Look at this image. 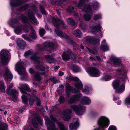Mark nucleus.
<instances>
[{
    "mask_svg": "<svg viewBox=\"0 0 130 130\" xmlns=\"http://www.w3.org/2000/svg\"><path fill=\"white\" fill-rule=\"evenodd\" d=\"M85 106L80 104L72 105L70 106V110L66 109L63 112L61 117L65 120L67 121L71 118V113L72 111H74L77 115H81L85 111Z\"/></svg>",
    "mask_w": 130,
    "mask_h": 130,
    "instance_id": "f257e3e1",
    "label": "nucleus"
},
{
    "mask_svg": "<svg viewBox=\"0 0 130 130\" xmlns=\"http://www.w3.org/2000/svg\"><path fill=\"white\" fill-rule=\"evenodd\" d=\"M19 19L17 18L11 19L8 21V23L10 26L15 28L14 31L17 34L21 33L22 32V26L19 24Z\"/></svg>",
    "mask_w": 130,
    "mask_h": 130,
    "instance_id": "f03ea898",
    "label": "nucleus"
},
{
    "mask_svg": "<svg viewBox=\"0 0 130 130\" xmlns=\"http://www.w3.org/2000/svg\"><path fill=\"white\" fill-rule=\"evenodd\" d=\"M10 53L9 52L6 50H2L1 52V63L3 65H5L9 60Z\"/></svg>",
    "mask_w": 130,
    "mask_h": 130,
    "instance_id": "7ed1b4c3",
    "label": "nucleus"
},
{
    "mask_svg": "<svg viewBox=\"0 0 130 130\" xmlns=\"http://www.w3.org/2000/svg\"><path fill=\"white\" fill-rule=\"evenodd\" d=\"M120 82L118 80L114 81L112 84L114 89H116V92L117 93L122 92L125 88L124 84H122L120 86Z\"/></svg>",
    "mask_w": 130,
    "mask_h": 130,
    "instance_id": "20e7f679",
    "label": "nucleus"
},
{
    "mask_svg": "<svg viewBox=\"0 0 130 130\" xmlns=\"http://www.w3.org/2000/svg\"><path fill=\"white\" fill-rule=\"evenodd\" d=\"M97 123L101 128L104 129L108 126L109 124V121L107 118L102 117L98 120Z\"/></svg>",
    "mask_w": 130,
    "mask_h": 130,
    "instance_id": "39448f33",
    "label": "nucleus"
},
{
    "mask_svg": "<svg viewBox=\"0 0 130 130\" xmlns=\"http://www.w3.org/2000/svg\"><path fill=\"white\" fill-rule=\"evenodd\" d=\"M66 78L68 80H73L75 82H78L75 84V86L78 89H81L83 88V85L82 84V82L77 77L69 75L67 76Z\"/></svg>",
    "mask_w": 130,
    "mask_h": 130,
    "instance_id": "423d86ee",
    "label": "nucleus"
},
{
    "mask_svg": "<svg viewBox=\"0 0 130 130\" xmlns=\"http://www.w3.org/2000/svg\"><path fill=\"white\" fill-rule=\"evenodd\" d=\"M15 68L19 74L23 75L26 74L25 69L23 67V64L21 61L18 62L16 64Z\"/></svg>",
    "mask_w": 130,
    "mask_h": 130,
    "instance_id": "0eeeda50",
    "label": "nucleus"
},
{
    "mask_svg": "<svg viewBox=\"0 0 130 130\" xmlns=\"http://www.w3.org/2000/svg\"><path fill=\"white\" fill-rule=\"evenodd\" d=\"M87 72L91 76L98 77L100 75V72L96 68L94 67H91L86 69Z\"/></svg>",
    "mask_w": 130,
    "mask_h": 130,
    "instance_id": "6e6552de",
    "label": "nucleus"
},
{
    "mask_svg": "<svg viewBox=\"0 0 130 130\" xmlns=\"http://www.w3.org/2000/svg\"><path fill=\"white\" fill-rule=\"evenodd\" d=\"M52 19L53 24L55 27L57 28L59 27V22L61 25L63 26V27L64 28H66V26L62 20L58 19L57 17L55 18L54 17H52Z\"/></svg>",
    "mask_w": 130,
    "mask_h": 130,
    "instance_id": "1a4fd4ad",
    "label": "nucleus"
},
{
    "mask_svg": "<svg viewBox=\"0 0 130 130\" xmlns=\"http://www.w3.org/2000/svg\"><path fill=\"white\" fill-rule=\"evenodd\" d=\"M13 83H11L9 86L7 90V93L11 95L12 97L14 99H16L18 95V92L15 89H11V88L13 87Z\"/></svg>",
    "mask_w": 130,
    "mask_h": 130,
    "instance_id": "9d476101",
    "label": "nucleus"
},
{
    "mask_svg": "<svg viewBox=\"0 0 130 130\" xmlns=\"http://www.w3.org/2000/svg\"><path fill=\"white\" fill-rule=\"evenodd\" d=\"M3 74L5 79L7 81L11 80L12 79V75L8 68L6 67L4 68Z\"/></svg>",
    "mask_w": 130,
    "mask_h": 130,
    "instance_id": "9b49d317",
    "label": "nucleus"
},
{
    "mask_svg": "<svg viewBox=\"0 0 130 130\" xmlns=\"http://www.w3.org/2000/svg\"><path fill=\"white\" fill-rule=\"evenodd\" d=\"M21 20L23 22L25 23H28L29 21L34 24H36L37 23L35 17H22Z\"/></svg>",
    "mask_w": 130,
    "mask_h": 130,
    "instance_id": "f8f14e48",
    "label": "nucleus"
},
{
    "mask_svg": "<svg viewBox=\"0 0 130 130\" xmlns=\"http://www.w3.org/2000/svg\"><path fill=\"white\" fill-rule=\"evenodd\" d=\"M66 94L67 98H69L70 95V93L72 92V93H75L78 92V91L75 89L68 85L66 86Z\"/></svg>",
    "mask_w": 130,
    "mask_h": 130,
    "instance_id": "ddd939ff",
    "label": "nucleus"
},
{
    "mask_svg": "<svg viewBox=\"0 0 130 130\" xmlns=\"http://www.w3.org/2000/svg\"><path fill=\"white\" fill-rule=\"evenodd\" d=\"M73 121L74 123H72L69 125L70 130H76L79 126L78 119L74 118L73 119Z\"/></svg>",
    "mask_w": 130,
    "mask_h": 130,
    "instance_id": "4468645a",
    "label": "nucleus"
},
{
    "mask_svg": "<svg viewBox=\"0 0 130 130\" xmlns=\"http://www.w3.org/2000/svg\"><path fill=\"white\" fill-rule=\"evenodd\" d=\"M82 96L81 94L74 95H72L69 100L68 101V103L69 104H72L74 103L76 101L79 100L80 97Z\"/></svg>",
    "mask_w": 130,
    "mask_h": 130,
    "instance_id": "2eb2a0df",
    "label": "nucleus"
},
{
    "mask_svg": "<svg viewBox=\"0 0 130 130\" xmlns=\"http://www.w3.org/2000/svg\"><path fill=\"white\" fill-rule=\"evenodd\" d=\"M48 47H50L52 49H55L56 48L55 45L53 43L46 42L44 43L43 44V48L41 49V50H45L46 48Z\"/></svg>",
    "mask_w": 130,
    "mask_h": 130,
    "instance_id": "dca6fc26",
    "label": "nucleus"
},
{
    "mask_svg": "<svg viewBox=\"0 0 130 130\" xmlns=\"http://www.w3.org/2000/svg\"><path fill=\"white\" fill-rule=\"evenodd\" d=\"M23 0H10V5L11 7H17L21 4Z\"/></svg>",
    "mask_w": 130,
    "mask_h": 130,
    "instance_id": "f3484780",
    "label": "nucleus"
},
{
    "mask_svg": "<svg viewBox=\"0 0 130 130\" xmlns=\"http://www.w3.org/2000/svg\"><path fill=\"white\" fill-rule=\"evenodd\" d=\"M56 33L59 36L64 38L66 39H68L69 38V36L66 34L64 33L59 29H54Z\"/></svg>",
    "mask_w": 130,
    "mask_h": 130,
    "instance_id": "a211bd4d",
    "label": "nucleus"
},
{
    "mask_svg": "<svg viewBox=\"0 0 130 130\" xmlns=\"http://www.w3.org/2000/svg\"><path fill=\"white\" fill-rule=\"evenodd\" d=\"M86 41L87 43H92L96 45L99 44L100 40L99 39L88 38L86 39Z\"/></svg>",
    "mask_w": 130,
    "mask_h": 130,
    "instance_id": "6ab92c4d",
    "label": "nucleus"
},
{
    "mask_svg": "<svg viewBox=\"0 0 130 130\" xmlns=\"http://www.w3.org/2000/svg\"><path fill=\"white\" fill-rule=\"evenodd\" d=\"M71 55V53L70 50L68 51L64 52L62 55L63 60H68L70 58V56Z\"/></svg>",
    "mask_w": 130,
    "mask_h": 130,
    "instance_id": "aec40b11",
    "label": "nucleus"
},
{
    "mask_svg": "<svg viewBox=\"0 0 130 130\" xmlns=\"http://www.w3.org/2000/svg\"><path fill=\"white\" fill-rule=\"evenodd\" d=\"M21 88H19L21 92V93L24 94H27L25 90L28 91H30V89L29 87L26 84H23L21 86Z\"/></svg>",
    "mask_w": 130,
    "mask_h": 130,
    "instance_id": "412c9836",
    "label": "nucleus"
},
{
    "mask_svg": "<svg viewBox=\"0 0 130 130\" xmlns=\"http://www.w3.org/2000/svg\"><path fill=\"white\" fill-rule=\"evenodd\" d=\"M37 121L41 125H42V120L40 118H34L32 120V122L34 127L36 128L38 127Z\"/></svg>",
    "mask_w": 130,
    "mask_h": 130,
    "instance_id": "4be33fe9",
    "label": "nucleus"
},
{
    "mask_svg": "<svg viewBox=\"0 0 130 130\" xmlns=\"http://www.w3.org/2000/svg\"><path fill=\"white\" fill-rule=\"evenodd\" d=\"M106 42L105 39H104L102 42L101 46V49L102 51H105L109 50L108 46Z\"/></svg>",
    "mask_w": 130,
    "mask_h": 130,
    "instance_id": "5701e85b",
    "label": "nucleus"
},
{
    "mask_svg": "<svg viewBox=\"0 0 130 130\" xmlns=\"http://www.w3.org/2000/svg\"><path fill=\"white\" fill-rule=\"evenodd\" d=\"M102 28L101 26L99 25L98 26H95L92 27L91 29V32L93 34H94L98 32L99 31H100L101 32H102Z\"/></svg>",
    "mask_w": 130,
    "mask_h": 130,
    "instance_id": "b1692460",
    "label": "nucleus"
},
{
    "mask_svg": "<svg viewBox=\"0 0 130 130\" xmlns=\"http://www.w3.org/2000/svg\"><path fill=\"white\" fill-rule=\"evenodd\" d=\"M83 11L91 14L93 13L91 7L88 4H86L82 9Z\"/></svg>",
    "mask_w": 130,
    "mask_h": 130,
    "instance_id": "393cba45",
    "label": "nucleus"
},
{
    "mask_svg": "<svg viewBox=\"0 0 130 130\" xmlns=\"http://www.w3.org/2000/svg\"><path fill=\"white\" fill-rule=\"evenodd\" d=\"M17 43L18 46L21 48H23L26 45L25 41L20 39H18Z\"/></svg>",
    "mask_w": 130,
    "mask_h": 130,
    "instance_id": "a878e982",
    "label": "nucleus"
},
{
    "mask_svg": "<svg viewBox=\"0 0 130 130\" xmlns=\"http://www.w3.org/2000/svg\"><path fill=\"white\" fill-rule=\"evenodd\" d=\"M110 59L113 62L114 64L115 65H118L121 63V60L118 58H116L115 57H111Z\"/></svg>",
    "mask_w": 130,
    "mask_h": 130,
    "instance_id": "bb28decb",
    "label": "nucleus"
},
{
    "mask_svg": "<svg viewBox=\"0 0 130 130\" xmlns=\"http://www.w3.org/2000/svg\"><path fill=\"white\" fill-rule=\"evenodd\" d=\"M82 104L85 105H88L91 103L90 99L87 97H83L81 101Z\"/></svg>",
    "mask_w": 130,
    "mask_h": 130,
    "instance_id": "cd10ccee",
    "label": "nucleus"
},
{
    "mask_svg": "<svg viewBox=\"0 0 130 130\" xmlns=\"http://www.w3.org/2000/svg\"><path fill=\"white\" fill-rule=\"evenodd\" d=\"M57 124L60 130H68V127L65 126L62 122H59Z\"/></svg>",
    "mask_w": 130,
    "mask_h": 130,
    "instance_id": "c85d7f7f",
    "label": "nucleus"
},
{
    "mask_svg": "<svg viewBox=\"0 0 130 130\" xmlns=\"http://www.w3.org/2000/svg\"><path fill=\"white\" fill-rule=\"evenodd\" d=\"M26 25L23 27L24 31L26 32H28V30L30 29L31 30V28H32L30 25L28 23H27Z\"/></svg>",
    "mask_w": 130,
    "mask_h": 130,
    "instance_id": "c756f323",
    "label": "nucleus"
},
{
    "mask_svg": "<svg viewBox=\"0 0 130 130\" xmlns=\"http://www.w3.org/2000/svg\"><path fill=\"white\" fill-rule=\"evenodd\" d=\"M73 35L79 38L82 36L80 31L78 29L75 30L73 32Z\"/></svg>",
    "mask_w": 130,
    "mask_h": 130,
    "instance_id": "7c9ffc66",
    "label": "nucleus"
},
{
    "mask_svg": "<svg viewBox=\"0 0 130 130\" xmlns=\"http://www.w3.org/2000/svg\"><path fill=\"white\" fill-rule=\"evenodd\" d=\"M45 58L48 62L50 63H51V62H53L55 60L54 58L53 57L48 55H45Z\"/></svg>",
    "mask_w": 130,
    "mask_h": 130,
    "instance_id": "2f4dec72",
    "label": "nucleus"
},
{
    "mask_svg": "<svg viewBox=\"0 0 130 130\" xmlns=\"http://www.w3.org/2000/svg\"><path fill=\"white\" fill-rule=\"evenodd\" d=\"M92 7L95 10H97L99 7V3L96 1H94L93 2Z\"/></svg>",
    "mask_w": 130,
    "mask_h": 130,
    "instance_id": "473e14b6",
    "label": "nucleus"
},
{
    "mask_svg": "<svg viewBox=\"0 0 130 130\" xmlns=\"http://www.w3.org/2000/svg\"><path fill=\"white\" fill-rule=\"evenodd\" d=\"M29 35L31 38L34 39H35L37 37L35 31L32 28H31V31Z\"/></svg>",
    "mask_w": 130,
    "mask_h": 130,
    "instance_id": "72a5a7b5",
    "label": "nucleus"
},
{
    "mask_svg": "<svg viewBox=\"0 0 130 130\" xmlns=\"http://www.w3.org/2000/svg\"><path fill=\"white\" fill-rule=\"evenodd\" d=\"M34 79L36 81H39L42 79V78L38 74V73H37L34 75Z\"/></svg>",
    "mask_w": 130,
    "mask_h": 130,
    "instance_id": "f704fd0d",
    "label": "nucleus"
},
{
    "mask_svg": "<svg viewBox=\"0 0 130 130\" xmlns=\"http://www.w3.org/2000/svg\"><path fill=\"white\" fill-rule=\"evenodd\" d=\"M74 9V8L73 7L68 8L67 10V11L70 13L72 12V13L73 14L74 16L79 15L76 12H72Z\"/></svg>",
    "mask_w": 130,
    "mask_h": 130,
    "instance_id": "c9c22d12",
    "label": "nucleus"
},
{
    "mask_svg": "<svg viewBox=\"0 0 130 130\" xmlns=\"http://www.w3.org/2000/svg\"><path fill=\"white\" fill-rule=\"evenodd\" d=\"M30 58L35 62L37 63H40V61L39 60V59H40L39 57L35 56H33L31 57Z\"/></svg>",
    "mask_w": 130,
    "mask_h": 130,
    "instance_id": "e433bc0d",
    "label": "nucleus"
},
{
    "mask_svg": "<svg viewBox=\"0 0 130 130\" xmlns=\"http://www.w3.org/2000/svg\"><path fill=\"white\" fill-rule=\"evenodd\" d=\"M67 23L69 24L74 25L75 24V22L74 20L71 18H69L67 19Z\"/></svg>",
    "mask_w": 130,
    "mask_h": 130,
    "instance_id": "4c0bfd02",
    "label": "nucleus"
},
{
    "mask_svg": "<svg viewBox=\"0 0 130 130\" xmlns=\"http://www.w3.org/2000/svg\"><path fill=\"white\" fill-rule=\"evenodd\" d=\"M36 68L39 71H44L45 70V68L42 65L40 64L37 65Z\"/></svg>",
    "mask_w": 130,
    "mask_h": 130,
    "instance_id": "58836bf2",
    "label": "nucleus"
},
{
    "mask_svg": "<svg viewBox=\"0 0 130 130\" xmlns=\"http://www.w3.org/2000/svg\"><path fill=\"white\" fill-rule=\"evenodd\" d=\"M29 6L28 4H25L24 5L21 7L19 9V11H22L28 8Z\"/></svg>",
    "mask_w": 130,
    "mask_h": 130,
    "instance_id": "ea45409f",
    "label": "nucleus"
},
{
    "mask_svg": "<svg viewBox=\"0 0 130 130\" xmlns=\"http://www.w3.org/2000/svg\"><path fill=\"white\" fill-rule=\"evenodd\" d=\"M73 70V71L75 72H79L80 71V68L77 66H74Z\"/></svg>",
    "mask_w": 130,
    "mask_h": 130,
    "instance_id": "a19ab883",
    "label": "nucleus"
},
{
    "mask_svg": "<svg viewBox=\"0 0 130 130\" xmlns=\"http://www.w3.org/2000/svg\"><path fill=\"white\" fill-rule=\"evenodd\" d=\"M85 2L84 0H81L79 1L78 4V6L81 8L83 5L84 4Z\"/></svg>",
    "mask_w": 130,
    "mask_h": 130,
    "instance_id": "79ce46f5",
    "label": "nucleus"
},
{
    "mask_svg": "<svg viewBox=\"0 0 130 130\" xmlns=\"http://www.w3.org/2000/svg\"><path fill=\"white\" fill-rule=\"evenodd\" d=\"M0 90L3 92L5 91L4 84L3 82H0Z\"/></svg>",
    "mask_w": 130,
    "mask_h": 130,
    "instance_id": "37998d69",
    "label": "nucleus"
},
{
    "mask_svg": "<svg viewBox=\"0 0 130 130\" xmlns=\"http://www.w3.org/2000/svg\"><path fill=\"white\" fill-rule=\"evenodd\" d=\"M0 90L3 92L5 91L4 84L3 82H0Z\"/></svg>",
    "mask_w": 130,
    "mask_h": 130,
    "instance_id": "c03bdc74",
    "label": "nucleus"
},
{
    "mask_svg": "<svg viewBox=\"0 0 130 130\" xmlns=\"http://www.w3.org/2000/svg\"><path fill=\"white\" fill-rule=\"evenodd\" d=\"M33 54V53L32 50H30L25 52V53L24 55L25 56H27L32 55Z\"/></svg>",
    "mask_w": 130,
    "mask_h": 130,
    "instance_id": "a18cd8bd",
    "label": "nucleus"
},
{
    "mask_svg": "<svg viewBox=\"0 0 130 130\" xmlns=\"http://www.w3.org/2000/svg\"><path fill=\"white\" fill-rule=\"evenodd\" d=\"M45 32V29L43 28H41L39 30V34L41 36H42Z\"/></svg>",
    "mask_w": 130,
    "mask_h": 130,
    "instance_id": "49530a36",
    "label": "nucleus"
},
{
    "mask_svg": "<svg viewBox=\"0 0 130 130\" xmlns=\"http://www.w3.org/2000/svg\"><path fill=\"white\" fill-rule=\"evenodd\" d=\"M27 95V97L28 96V94ZM22 99L24 102V103H27V96L24 95H23L22 96Z\"/></svg>",
    "mask_w": 130,
    "mask_h": 130,
    "instance_id": "de8ad7c7",
    "label": "nucleus"
},
{
    "mask_svg": "<svg viewBox=\"0 0 130 130\" xmlns=\"http://www.w3.org/2000/svg\"><path fill=\"white\" fill-rule=\"evenodd\" d=\"M40 9L42 14H45L46 15V12L44 10V8L43 6H40Z\"/></svg>",
    "mask_w": 130,
    "mask_h": 130,
    "instance_id": "09e8293b",
    "label": "nucleus"
},
{
    "mask_svg": "<svg viewBox=\"0 0 130 130\" xmlns=\"http://www.w3.org/2000/svg\"><path fill=\"white\" fill-rule=\"evenodd\" d=\"M126 104L130 105V97L127 98L125 100Z\"/></svg>",
    "mask_w": 130,
    "mask_h": 130,
    "instance_id": "8fccbe9b",
    "label": "nucleus"
},
{
    "mask_svg": "<svg viewBox=\"0 0 130 130\" xmlns=\"http://www.w3.org/2000/svg\"><path fill=\"white\" fill-rule=\"evenodd\" d=\"M51 79L53 80V83L54 84L58 83L59 82V81L58 80L54 77L51 78Z\"/></svg>",
    "mask_w": 130,
    "mask_h": 130,
    "instance_id": "3c124183",
    "label": "nucleus"
},
{
    "mask_svg": "<svg viewBox=\"0 0 130 130\" xmlns=\"http://www.w3.org/2000/svg\"><path fill=\"white\" fill-rule=\"evenodd\" d=\"M59 100L60 103H63L65 101V100L64 98L63 97L61 96L60 97Z\"/></svg>",
    "mask_w": 130,
    "mask_h": 130,
    "instance_id": "603ef678",
    "label": "nucleus"
},
{
    "mask_svg": "<svg viewBox=\"0 0 130 130\" xmlns=\"http://www.w3.org/2000/svg\"><path fill=\"white\" fill-rule=\"evenodd\" d=\"M80 26L81 29L83 30L84 31H85L86 30L87 28H88V27L86 25H85L84 26H81V24L80 25Z\"/></svg>",
    "mask_w": 130,
    "mask_h": 130,
    "instance_id": "864d4df0",
    "label": "nucleus"
},
{
    "mask_svg": "<svg viewBox=\"0 0 130 130\" xmlns=\"http://www.w3.org/2000/svg\"><path fill=\"white\" fill-rule=\"evenodd\" d=\"M108 130H116V128L114 126L111 125L109 127Z\"/></svg>",
    "mask_w": 130,
    "mask_h": 130,
    "instance_id": "5fc2aeb1",
    "label": "nucleus"
},
{
    "mask_svg": "<svg viewBox=\"0 0 130 130\" xmlns=\"http://www.w3.org/2000/svg\"><path fill=\"white\" fill-rule=\"evenodd\" d=\"M85 89L84 91L86 94H88L89 93V90L88 87L87 86H85Z\"/></svg>",
    "mask_w": 130,
    "mask_h": 130,
    "instance_id": "6e6d98bb",
    "label": "nucleus"
},
{
    "mask_svg": "<svg viewBox=\"0 0 130 130\" xmlns=\"http://www.w3.org/2000/svg\"><path fill=\"white\" fill-rule=\"evenodd\" d=\"M22 37L25 40L28 41H30L29 38L28 37L24 35H22Z\"/></svg>",
    "mask_w": 130,
    "mask_h": 130,
    "instance_id": "4d7b16f0",
    "label": "nucleus"
},
{
    "mask_svg": "<svg viewBox=\"0 0 130 130\" xmlns=\"http://www.w3.org/2000/svg\"><path fill=\"white\" fill-rule=\"evenodd\" d=\"M90 52L92 54H96L97 53L96 50L94 49L90 50Z\"/></svg>",
    "mask_w": 130,
    "mask_h": 130,
    "instance_id": "13d9d810",
    "label": "nucleus"
},
{
    "mask_svg": "<svg viewBox=\"0 0 130 130\" xmlns=\"http://www.w3.org/2000/svg\"><path fill=\"white\" fill-rule=\"evenodd\" d=\"M50 117L53 121L55 122L56 121V118H55L53 115H51L50 116Z\"/></svg>",
    "mask_w": 130,
    "mask_h": 130,
    "instance_id": "bf43d9fd",
    "label": "nucleus"
},
{
    "mask_svg": "<svg viewBox=\"0 0 130 130\" xmlns=\"http://www.w3.org/2000/svg\"><path fill=\"white\" fill-rule=\"evenodd\" d=\"M91 19V17H84V20L86 21H89Z\"/></svg>",
    "mask_w": 130,
    "mask_h": 130,
    "instance_id": "052dcab7",
    "label": "nucleus"
},
{
    "mask_svg": "<svg viewBox=\"0 0 130 130\" xmlns=\"http://www.w3.org/2000/svg\"><path fill=\"white\" fill-rule=\"evenodd\" d=\"M29 72L31 74H34L35 72L34 71L32 68H30L29 70Z\"/></svg>",
    "mask_w": 130,
    "mask_h": 130,
    "instance_id": "680f3d73",
    "label": "nucleus"
},
{
    "mask_svg": "<svg viewBox=\"0 0 130 130\" xmlns=\"http://www.w3.org/2000/svg\"><path fill=\"white\" fill-rule=\"evenodd\" d=\"M34 100L33 99H29V104H32L34 102Z\"/></svg>",
    "mask_w": 130,
    "mask_h": 130,
    "instance_id": "e2e57ef3",
    "label": "nucleus"
},
{
    "mask_svg": "<svg viewBox=\"0 0 130 130\" xmlns=\"http://www.w3.org/2000/svg\"><path fill=\"white\" fill-rule=\"evenodd\" d=\"M36 100H37V103L38 106H39L41 104L40 102V100L38 98H37L36 99Z\"/></svg>",
    "mask_w": 130,
    "mask_h": 130,
    "instance_id": "0e129e2a",
    "label": "nucleus"
},
{
    "mask_svg": "<svg viewBox=\"0 0 130 130\" xmlns=\"http://www.w3.org/2000/svg\"><path fill=\"white\" fill-rule=\"evenodd\" d=\"M34 15L33 13L32 12H29L28 13V16H33Z\"/></svg>",
    "mask_w": 130,
    "mask_h": 130,
    "instance_id": "69168bd1",
    "label": "nucleus"
},
{
    "mask_svg": "<svg viewBox=\"0 0 130 130\" xmlns=\"http://www.w3.org/2000/svg\"><path fill=\"white\" fill-rule=\"evenodd\" d=\"M111 77V75H107L105 77V78L107 79H110Z\"/></svg>",
    "mask_w": 130,
    "mask_h": 130,
    "instance_id": "338daca9",
    "label": "nucleus"
},
{
    "mask_svg": "<svg viewBox=\"0 0 130 130\" xmlns=\"http://www.w3.org/2000/svg\"><path fill=\"white\" fill-rule=\"evenodd\" d=\"M63 72L61 71L59 72L58 73L59 75L60 76H62L63 75Z\"/></svg>",
    "mask_w": 130,
    "mask_h": 130,
    "instance_id": "774afa93",
    "label": "nucleus"
}]
</instances>
